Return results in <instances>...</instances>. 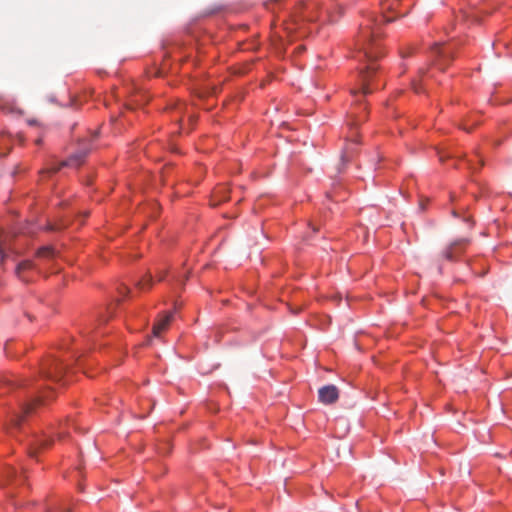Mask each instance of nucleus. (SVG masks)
I'll return each mask as SVG.
<instances>
[{
	"label": "nucleus",
	"mask_w": 512,
	"mask_h": 512,
	"mask_svg": "<svg viewBox=\"0 0 512 512\" xmlns=\"http://www.w3.org/2000/svg\"><path fill=\"white\" fill-rule=\"evenodd\" d=\"M391 19L386 18L381 15L379 17H369L365 23L360 25V31L357 37V46L360 50L364 51L365 57L369 60V64L366 66L364 70L360 73L361 83H362V93L367 95L371 93L369 89V81L372 76L377 71L378 67L374 62V59L377 58V54L374 53L372 48L369 47L372 40L378 36V28L382 22H390Z\"/></svg>",
	"instance_id": "nucleus-1"
},
{
	"label": "nucleus",
	"mask_w": 512,
	"mask_h": 512,
	"mask_svg": "<svg viewBox=\"0 0 512 512\" xmlns=\"http://www.w3.org/2000/svg\"><path fill=\"white\" fill-rule=\"evenodd\" d=\"M92 147L90 143H83L81 147L73 153L67 160L61 162V166H67L71 168H78L84 162Z\"/></svg>",
	"instance_id": "nucleus-2"
},
{
	"label": "nucleus",
	"mask_w": 512,
	"mask_h": 512,
	"mask_svg": "<svg viewBox=\"0 0 512 512\" xmlns=\"http://www.w3.org/2000/svg\"><path fill=\"white\" fill-rule=\"evenodd\" d=\"M66 369L67 366L61 361L53 360L43 370V374L47 379L58 382L62 379Z\"/></svg>",
	"instance_id": "nucleus-3"
},
{
	"label": "nucleus",
	"mask_w": 512,
	"mask_h": 512,
	"mask_svg": "<svg viewBox=\"0 0 512 512\" xmlns=\"http://www.w3.org/2000/svg\"><path fill=\"white\" fill-rule=\"evenodd\" d=\"M319 400L324 404H332L338 400L339 391L335 385H326L318 391Z\"/></svg>",
	"instance_id": "nucleus-4"
},
{
	"label": "nucleus",
	"mask_w": 512,
	"mask_h": 512,
	"mask_svg": "<svg viewBox=\"0 0 512 512\" xmlns=\"http://www.w3.org/2000/svg\"><path fill=\"white\" fill-rule=\"evenodd\" d=\"M432 54L434 56V64L442 70L444 69V63L453 58L452 52L443 49L438 43L432 48Z\"/></svg>",
	"instance_id": "nucleus-5"
},
{
	"label": "nucleus",
	"mask_w": 512,
	"mask_h": 512,
	"mask_svg": "<svg viewBox=\"0 0 512 512\" xmlns=\"http://www.w3.org/2000/svg\"><path fill=\"white\" fill-rule=\"evenodd\" d=\"M173 318V313H167L160 316L153 325L152 334L154 337H159L162 332L166 331Z\"/></svg>",
	"instance_id": "nucleus-6"
},
{
	"label": "nucleus",
	"mask_w": 512,
	"mask_h": 512,
	"mask_svg": "<svg viewBox=\"0 0 512 512\" xmlns=\"http://www.w3.org/2000/svg\"><path fill=\"white\" fill-rule=\"evenodd\" d=\"M465 243H466V240H464V239L453 242L449 247H447L443 251V257L449 261L454 260L455 255L458 253L459 247Z\"/></svg>",
	"instance_id": "nucleus-7"
},
{
	"label": "nucleus",
	"mask_w": 512,
	"mask_h": 512,
	"mask_svg": "<svg viewBox=\"0 0 512 512\" xmlns=\"http://www.w3.org/2000/svg\"><path fill=\"white\" fill-rule=\"evenodd\" d=\"M50 443L51 440L47 437L35 439L32 443V447L30 448V455L35 456L39 449L48 447Z\"/></svg>",
	"instance_id": "nucleus-8"
},
{
	"label": "nucleus",
	"mask_w": 512,
	"mask_h": 512,
	"mask_svg": "<svg viewBox=\"0 0 512 512\" xmlns=\"http://www.w3.org/2000/svg\"><path fill=\"white\" fill-rule=\"evenodd\" d=\"M11 149V139L6 134L0 135V157H4Z\"/></svg>",
	"instance_id": "nucleus-9"
},
{
	"label": "nucleus",
	"mask_w": 512,
	"mask_h": 512,
	"mask_svg": "<svg viewBox=\"0 0 512 512\" xmlns=\"http://www.w3.org/2000/svg\"><path fill=\"white\" fill-rule=\"evenodd\" d=\"M228 192L229 190L226 187H220L216 189L214 192V200L212 204L217 206L220 204V202L226 201L228 199Z\"/></svg>",
	"instance_id": "nucleus-10"
},
{
	"label": "nucleus",
	"mask_w": 512,
	"mask_h": 512,
	"mask_svg": "<svg viewBox=\"0 0 512 512\" xmlns=\"http://www.w3.org/2000/svg\"><path fill=\"white\" fill-rule=\"evenodd\" d=\"M7 248H9L8 236L0 238V264H3L6 258L8 257V255L5 252Z\"/></svg>",
	"instance_id": "nucleus-11"
},
{
	"label": "nucleus",
	"mask_w": 512,
	"mask_h": 512,
	"mask_svg": "<svg viewBox=\"0 0 512 512\" xmlns=\"http://www.w3.org/2000/svg\"><path fill=\"white\" fill-rule=\"evenodd\" d=\"M33 266L32 262L29 261V260H26V261H23L21 263L18 264L17 268H16V274L17 276L20 278V279H23L24 278L22 277V272L25 271V270H28V269H31Z\"/></svg>",
	"instance_id": "nucleus-12"
},
{
	"label": "nucleus",
	"mask_w": 512,
	"mask_h": 512,
	"mask_svg": "<svg viewBox=\"0 0 512 512\" xmlns=\"http://www.w3.org/2000/svg\"><path fill=\"white\" fill-rule=\"evenodd\" d=\"M22 478L24 479L25 477L22 475L18 476L16 474V471L12 468L8 469L5 475V479L7 482H16L18 480L20 481L22 480Z\"/></svg>",
	"instance_id": "nucleus-13"
},
{
	"label": "nucleus",
	"mask_w": 512,
	"mask_h": 512,
	"mask_svg": "<svg viewBox=\"0 0 512 512\" xmlns=\"http://www.w3.org/2000/svg\"><path fill=\"white\" fill-rule=\"evenodd\" d=\"M151 284H152V277H151V275H147L142 280L137 282V287L141 290H145L147 288H150Z\"/></svg>",
	"instance_id": "nucleus-14"
},
{
	"label": "nucleus",
	"mask_w": 512,
	"mask_h": 512,
	"mask_svg": "<svg viewBox=\"0 0 512 512\" xmlns=\"http://www.w3.org/2000/svg\"><path fill=\"white\" fill-rule=\"evenodd\" d=\"M63 166H61V163H59V165L57 166H51L49 168H46V169H43L41 171L42 174H48V175H52L54 173H57Z\"/></svg>",
	"instance_id": "nucleus-15"
},
{
	"label": "nucleus",
	"mask_w": 512,
	"mask_h": 512,
	"mask_svg": "<svg viewBox=\"0 0 512 512\" xmlns=\"http://www.w3.org/2000/svg\"><path fill=\"white\" fill-rule=\"evenodd\" d=\"M53 253V250L50 247H42L38 250L37 255L39 257H49Z\"/></svg>",
	"instance_id": "nucleus-16"
},
{
	"label": "nucleus",
	"mask_w": 512,
	"mask_h": 512,
	"mask_svg": "<svg viewBox=\"0 0 512 512\" xmlns=\"http://www.w3.org/2000/svg\"><path fill=\"white\" fill-rule=\"evenodd\" d=\"M118 292H119L120 295L124 296V295L128 294L130 292V290L125 285H121L118 288Z\"/></svg>",
	"instance_id": "nucleus-17"
},
{
	"label": "nucleus",
	"mask_w": 512,
	"mask_h": 512,
	"mask_svg": "<svg viewBox=\"0 0 512 512\" xmlns=\"http://www.w3.org/2000/svg\"><path fill=\"white\" fill-rule=\"evenodd\" d=\"M366 116L359 115L357 118L353 121V125H358L360 122L364 121Z\"/></svg>",
	"instance_id": "nucleus-18"
},
{
	"label": "nucleus",
	"mask_w": 512,
	"mask_h": 512,
	"mask_svg": "<svg viewBox=\"0 0 512 512\" xmlns=\"http://www.w3.org/2000/svg\"><path fill=\"white\" fill-rule=\"evenodd\" d=\"M341 159H342V161H345V162L349 161L348 148L343 152Z\"/></svg>",
	"instance_id": "nucleus-19"
},
{
	"label": "nucleus",
	"mask_w": 512,
	"mask_h": 512,
	"mask_svg": "<svg viewBox=\"0 0 512 512\" xmlns=\"http://www.w3.org/2000/svg\"><path fill=\"white\" fill-rule=\"evenodd\" d=\"M32 409V404H26L23 408L24 413H28Z\"/></svg>",
	"instance_id": "nucleus-20"
},
{
	"label": "nucleus",
	"mask_w": 512,
	"mask_h": 512,
	"mask_svg": "<svg viewBox=\"0 0 512 512\" xmlns=\"http://www.w3.org/2000/svg\"><path fill=\"white\" fill-rule=\"evenodd\" d=\"M20 420H21V416H17V417L14 419V424H15V425H18V424H19V422H20Z\"/></svg>",
	"instance_id": "nucleus-21"
},
{
	"label": "nucleus",
	"mask_w": 512,
	"mask_h": 512,
	"mask_svg": "<svg viewBox=\"0 0 512 512\" xmlns=\"http://www.w3.org/2000/svg\"><path fill=\"white\" fill-rule=\"evenodd\" d=\"M413 87H414V90L416 93L420 92V89L418 88V86L416 84H413Z\"/></svg>",
	"instance_id": "nucleus-22"
},
{
	"label": "nucleus",
	"mask_w": 512,
	"mask_h": 512,
	"mask_svg": "<svg viewBox=\"0 0 512 512\" xmlns=\"http://www.w3.org/2000/svg\"><path fill=\"white\" fill-rule=\"evenodd\" d=\"M49 229H50V230H57V229H60V227L49 226Z\"/></svg>",
	"instance_id": "nucleus-23"
},
{
	"label": "nucleus",
	"mask_w": 512,
	"mask_h": 512,
	"mask_svg": "<svg viewBox=\"0 0 512 512\" xmlns=\"http://www.w3.org/2000/svg\"><path fill=\"white\" fill-rule=\"evenodd\" d=\"M452 215H453L454 217H458V213H457V211H456V210H453V211H452Z\"/></svg>",
	"instance_id": "nucleus-24"
},
{
	"label": "nucleus",
	"mask_w": 512,
	"mask_h": 512,
	"mask_svg": "<svg viewBox=\"0 0 512 512\" xmlns=\"http://www.w3.org/2000/svg\"><path fill=\"white\" fill-rule=\"evenodd\" d=\"M41 142H42V140H41V139H37V140H36V144H37V145H40V144H41Z\"/></svg>",
	"instance_id": "nucleus-25"
},
{
	"label": "nucleus",
	"mask_w": 512,
	"mask_h": 512,
	"mask_svg": "<svg viewBox=\"0 0 512 512\" xmlns=\"http://www.w3.org/2000/svg\"><path fill=\"white\" fill-rule=\"evenodd\" d=\"M62 512H70V510H69V509H66V510H63Z\"/></svg>",
	"instance_id": "nucleus-26"
},
{
	"label": "nucleus",
	"mask_w": 512,
	"mask_h": 512,
	"mask_svg": "<svg viewBox=\"0 0 512 512\" xmlns=\"http://www.w3.org/2000/svg\"><path fill=\"white\" fill-rule=\"evenodd\" d=\"M3 484H4V482L0 481V486L3 485Z\"/></svg>",
	"instance_id": "nucleus-27"
},
{
	"label": "nucleus",
	"mask_w": 512,
	"mask_h": 512,
	"mask_svg": "<svg viewBox=\"0 0 512 512\" xmlns=\"http://www.w3.org/2000/svg\"><path fill=\"white\" fill-rule=\"evenodd\" d=\"M46 512H51V511H49V510H46Z\"/></svg>",
	"instance_id": "nucleus-28"
}]
</instances>
